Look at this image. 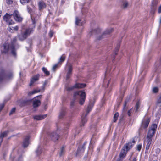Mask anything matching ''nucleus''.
Wrapping results in <instances>:
<instances>
[{
    "label": "nucleus",
    "instance_id": "nucleus-1",
    "mask_svg": "<svg viewBox=\"0 0 161 161\" xmlns=\"http://www.w3.org/2000/svg\"><path fill=\"white\" fill-rule=\"evenodd\" d=\"M86 93L82 91H77L75 92L74 95V98L79 97H80L79 103L80 104L83 105L85 101L86 98Z\"/></svg>",
    "mask_w": 161,
    "mask_h": 161
},
{
    "label": "nucleus",
    "instance_id": "nucleus-2",
    "mask_svg": "<svg viewBox=\"0 0 161 161\" xmlns=\"http://www.w3.org/2000/svg\"><path fill=\"white\" fill-rule=\"evenodd\" d=\"M4 49V52L6 53L9 50H11L12 55L14 56H16V53L14 49V46L13 45L9 44L8 43H5L3 45Z\"/></svg>",
    "mask_w": 161,
    "mask_h": 161
},
{
    "label": "nucleus",
    "instance_id": "nucleus-3",
    "mask_svg": "<svg viewBox=\"0 0 161 161\" xmlns=\"http://www.w3.org/2000/svg\"><path fill=\"white\" fill-rule=\"evenodd\" d=\"M94 105V103H91L88 105L87 109L86 111V113L85 114H83L81 116V123L82 125H84L85 123L87 121V119L86 116L88 114L90 111L91 110L93 106Z\"/></svg>",
    "mask_w": 161,
    "mask_h": 161
},
{
    "label": "nucleus",
    "instance_id": "nucleus-4",
    "mask_svg": "<svg viewBox=\"0 0 161 161\" xmlns=\"http://www.w3.org/2000/svg\"><path fill=\"white\" fill-rule=\"evenodd\" d=\"M31 29H26L25 31L19 36V39L22 41L25 39L27 36L30 34L31 31Z\"/></svg>",
    "mask_w": 161,
    "mask_h": 161
},
{
    "label": "nucleus",
    "instance_id": "nucleus-5",
    "mask_svg": "<svg viewBox=\"0 0 161 161\" xmlns=\"http://www.w3.org/2000/svg\"><path fill=\"white\" fill-rule=\"evenodd\" d=\"M152 136L147 135L146 138L144 141V143H146V150L147 151L149 148L151 144Z\"/></svg>",
    "mask_w": 161,
    "mask_h": 161
},
{
    "label": "nucleus",
    "instance_id": "nucleus-6",
    "mask_svg": "<svg viewBox=\"0 0 161 161\" xmlns=\"http://www.w3.org/2000/svg\"><path fill=\"white\" fill-rule=\"evenodd\" d=\"M157 126L156 124H153L149 128L147 135L153 136L155 132Z\"/></svg>",
    "mask_w": 161,
    "mask_h": 161
},
{
    "label": "nucleus",
    "instance_id": "nucleus-7",
    "mask_svg": "<svg viewBox=\"0 0 161 161\" xmlns=\"http://www.w3.org/2000/svg\"><path fill=\"white\" fill-rule=\"evenodd\" d=\"M150 121V118L148 117L145 116L142 120L141 127L144 128H147L148 126Z\"/></svg>",
    "mask_w": 161,
    "mask_h": 161
},
{
    "label": "nucleus",
    "instance_id": "nucleus-8",
    "mask_svg": "<svg viewBox=\"0 0 161 161\" xmlns=\"http://www.w3.org/2000/svg\"><path fill=\"white\" fill-rule=\"evenodd\" d=\"M14 19L20 22L22 20V18L20 16L19 12L16 10L14 11L12 14Z\"/></svg>",
    "mask_w": 161,
    "mask_h": 161
},
{
    "label": "nucleus",
    "instance_id": "nucleus-9",
    "mask_svg": "<svg viewBox=\"0 0 161 161\" xmlns=\"http://www.w3.org/2000/svg\"><path fill=\"white\" fill-rule=\"evenodd\" d=\"M135 142V141L134 140H133L132 142H130L128 143H125L124 147H123L124 148H125L127 151H128L129 150L130 148H131L132 147V146L134 145Z\"/></svg>",
    "mask_w": 161,
    "mask_h": 161
},
{
    "label": "nucleus",
    "instance_id": "nucleus-10",
    "mask_svg": "<svg viewBox=\"0 0 161 161\" xmlns=\"http://www.w3.org/2000/svg\"><path fill=\"white\" fill-rule=\"evenodd\" d=\"M113 29L106 30L104 32L102 33L101 36H99L97 39L99 40L104 38L106 35H108L111 33L113 31Z\"/></svg>",
    "mask_w": 161,
    "mask_h": 161
},
{
    "label": "nucleus",
    "instance_id": "nucleus-11",
    "mask_svg": "<svg viewBox=\"0 0 161 161\" xmlns=\"http://www.w3.org/2000/svg\"><path fill=\"white\" fill-rule=\"evenodd\" d=\"M13 15L12 14H8L7 13L3 16V19L5 21L8 23L9 25H11L14 23L13 21H10L11 17Z\"/></svg>",
    "mask_w": 161,
    "mask_h": 161
},
{
    "label": "nucleus",
    "instance_id": "nucleus-12",
    "mask_svg": "<svg viewBox=\"0 0 161 161\" xmlns=\"http://www.w3.org/2000/svg\"><path fill=\"white\" fill-rule=\"evenodd\" d=\"M157 4L158 1L157 0H154L152 2L151 6V12L152 13H154L156 10Z\"/></svg>",
    "mask_w": 161,
    "mask_h": 161
},
{
    "label": "nucleus",
    "instance_id": "nucleus-13",
    "mask_svg": "<svg viewBox=\"0 0 161 161\" xmlns=\"http://www.w3.org/2000/svg\"><path fill=\"white\" fill-rule=\"evenodd\" d=\"M86 143L87 142H85L81 147H80L78 148L76 153V156L78 155L80 153H82L84 152L85 149V146L86 144Z\"/></svg>",
    "mask_w": 161,
    "mask_h": 161
},
{
    "label": "nucleus",
    "instance_id": "nucleus-14",
    "mask_svg": "<svg viewBox=\"0 0 161 161\" xmlns=\"http://www.w3.org/2000/svg\"><path fill=\"white\" fill-rule=\"evenodd\" d=\"M50 136L52 140L54 142L57 141L59 137V135L55 132L52 133Z\"/></svg>",
    "mask_w": 161,
    "mask_h": 161
},
{
    "label": "nucleus",
    "instance_id": "nucleus-15",
    "mask_svg": "<svg viewBox=\"0 0 161 161\" xmlns=\"http://www.w3.org/2000/svg\"><path fill=\"white\" fill-rule=\"evenodd\" d=\"M109 72V70L107 69L105 73V79L104 80V84L107 83V87L108 86V85L109 84L110 81V79L108 78L107 76L108 75V73Z\"/></svg>",
    "mask_w": 161,
    "mask_h": 161
},
{
    "label": "nucleus",
    "instance_id": "nucleus-16",
    "mask_svg": "<svg viewBox=\"0 0 161 161\" xmlns=\"http://www.w3.org/2000/svg\"><path fill=\"white\" fill-rule=\"evenodd\" d=\"M41 104V102L39 100L35 98L33 101V105L34 108H36L39 106Z\"/></svg>",
    "mask_w": 161,
    "mask_h": 161
},
{
    "label": "nucleus",
    "instance_id": "nucleus-17",
    "mask_svg": "<svg viewBox=\"0 0 161 161\" xmlns=\"http://www.w3.org/2000/svg\"><path fill=\"white\" fill-rule=\"evenodd\" d=\"M9 131H4L1 133L0 135V146H1V144L3 141V138L6 137Z\"/></svg>",
    "mask_w": 161,
    "mask_h": 161
},
{
    "label": "nucleus",
    "instance_id": "nucleus-18",
    "mask_svg": "<svg viewBox=\"0 0 161 161\" xmlns=\"http://www.w3.org/2000/svg\"><path fill=\"white\" fill-rule=\"evenodd\" d=\"M40 75L38 74L34 76L31 80L30 83V86H31L33 84L35 81H37L39 78Z\"/></svg>",
    "mask_w": 161,
    "mask_h": 161
},
{
    "label": "nucleus",
    "instance_id": "nucleus-19",
    "mask_svg": "<svg viewBox=\"0 0 161 161\" xmlns=\"http://www.w3.org/2000/svg\"><path fill=\"white\" fill-rule=\"evenodd\" d=\"M68 71L67 73L66 78L67 79H69L70 77V75L71 74L72 70V66L70 64L68 65Z\"/></svg>",
    "mask_w": 161,
    "mask_h": 161
},
{
    "label": "nucleus",
    "instance_id": "nucleus-20",
    "mask_svg": "<svg viewBox=\"0 0 161 161\" xmlns=\"http://www.w3.org/2000/svg\"><path fill=\"white\" fill-rule=\"evenodd\" d=\"M27 9L28 12L31 15V18L32 20V23L34 25V27H35V25L36 23V21H35V19L33 18V17L32 16V9L28 6H27Z\"/></svg>",
    "mask_w": 161,
    "mask_h": 161
},
{
    "label": "nucleus",
    "instance_id": "nucleus-21",
    "mask_svg": "<svg viewBox=\"0 0 161 161\" xmlns=\"http://www.w3.org/2000/svg\"><path fill=\"white\" fill-rule=\"evenodd\" d=\"M127 151L125 148L123 147L121 151L119 156L120 158H123L126 155V153Z\"/></svg>",
    "mask_w": 161,
    "mask_h": 161
},
{
    "label": "nucleus",
    "instance_id": "nucleus-22",
    "mask_svg": "<svg viewBox=\"0 0 161 161\" xmlns=\"http://www.w3.org/2000/svg\"><path fill=\"white\" fill-rule=\"evenodd\" d=\"M29 137L28 136H27L25 139V140L24 141L23 146V147L25 148L27 147L29 144Z\"/></svg>",
    "mask_w": 161,
    "mask_h": 161
},
{
    "label": "nucleus",
    "instance_id": "nucleus-23",
    "mask_svg": "<svg viewBox=\"0 0 161 161\" xmlns=\"http://www.w3.org/2000/svg\"><path fill=\"white\" fill-rule=\"evenodd\" d=\"M47 115H36L34 116V118L36 120H41L46 117Z\"/></svg>",
    "mask_w": 161,
    "mask_h": 161
},
{
    "label": "nucleus",
    "instance_id": "nucleus-24",
    "mask_svg": "<svg viewBox=\"0 0 161 161\" xmlns=\"http://www.w3.org/2000/svg\"><path fill=\"white\" fill-rule=\"evenodd\" d=\"M66 113V111L65 108H63L61 109L60 111L59 117L60 119H62L65 115Z\"/></svg>",
    "mask_w": 161,
    "mask_h": 161
},
{
    "label": "nucleus",
    "instance_id": "nucleus-25",
    "mask_svg": "<svg viewBox=\"0 0 161 161\" xmlns=\"http://www.w3.org/2000/svg\"><path fill=\"white\" fill-rule=\"evenodd\" d=\"M130 99V98L129 97L127 98V99L125 100L124 105V107L123 109V111L124 112H125L126 111V110L127 109V107L126 106V105L127 104V103L128 102L129 100Z\"/></svg>",
    "mask_w": 161,
    "mask_h": 161
},
{
    "label": "nucleus",
    "instance_id": "nucleus-26",
    "mask_svg": "<svg viewBox=\"0 0 161 161\" xmlns=\"http://www.w3.org/2000/svg\"><path fill=\"white\" fill-rule=\"evenodd\" d=\"M120 44L119 43L117 45V46L115 48V51L114 52V53L113 55H112V57H113V58L114 59V58L115 57V56L116 55H117V53L119 51V48L120 47Z\"/></svg>",
    "mask_w": 161,
    "mask_h": 161
},
{
    "label": "nucleus",
    "instance_id": "nucleus-27",
    "mask_svg": "<svg viewBox=\"0 0 161 161\" xmlns=\"http://www.w3.org/2000/svg\"><path fill=\"white\" fill-rule=\"evenodd\" d=\"M38 5L40 9L44 8L46 7V4L43 2H39L38 3Z\"/></svg>",
    "mask_w": 161,
    "mask_h": 161
},
{
    "label": "nucleus",
    "instance_id": "nucleus-28",
    "mask_svg": "<svg viewBox=\"0 0 161 161\" xmlns=\"http://www.w3.org/2000/svg\"><path fill=\"white\" fill-rule=\"evenodd\" d=\"M75 88H83L86 86V84L83 83H77L75 84Z\"/></svg>",
    "mask_w": 161,
    "mask_h": 161
},
{
    "label": "nucleus",
    "instance_id": "nucleus-29",
    "mask_svg": "<svg viewBox=\"0 0 161 161\" xmlns=\"http://www.w3.org/2000/svg\"><path fill=\"white\" fill-rule=\"evenodd\" d=\"M101 29L100 28H97V29H94V30H93L92 31V32H91L89 34L91 35V33L93 34H98L99 33H100L101 32Z\"/></svg>",
    "mask_w": 161,
    "mask_h": 161
},
{
    "label": "nucleus",
    "instance_id": "nucleus-30",
    "mask_svg": "<svg viewBox=\"0 0 161 161\" xmlns=\"http://www.w3.org/2000/svg\"><path fill=\"white\" fill-rule=\"evenodd\" d=\"M75 20V24L77 25H82L83 23L81 22V20L78 17H76Z\"/></svg>",
    "mask_w": 161,
    "mask_h": 161
},
{
    "label": "nucleus",
    "instance_id": "nucleus-31",
    "mask_svg": "<svg viewBox=\"0 0 161 161\" xmlns=\"http://www.w3.org/2000/svg\"><path fill=\"white\" fill-rule=\"evenodd\" d=\"M10 159L12 161H23V158L21 156H19L17 158L15 159V157H14L11 158Z\"/></svg>",
    "mask_w": 161,
    "mask_h": 161
},
{
    "label": "nucleus",
    "instance_id": "nucleus-32",
    "mask_svg": "<svg viewBox=\"0 0 161 161\" xmlns=\"http://www.w3.org/2000/svg\"><path fill=\"white\" fill-rule=\"evenodd\" d=\"M40 91V89H36L34 90L33 91L31 92H29L28 93V95H31L35 93H37L39 92Z\"/></svg>",
    "mask_w": 161,
    "mask_h": 161
},
{
    "label": "nucleus",
    "instance_id": "nucleus-33",
    "mask_svg": "<svg viewBox=\"0 0 161 161\" xmlns=\"http://www.w3.org/2000/svg\"><path fill=\"white\" fill-rule=\"evenodd\" d=\"M42 150L41 147L40 146H39L37 149L36 150V153L37 155H40L42 153Z\"/></svg>",
    "mask_w": 161,
    "mask_h": 161
},
{
    "label": "nucleus",
    "instance_id": "nucleus-34",
    "mask_svg": "<svg viewBox=\"0 0 161 161\" xmlns=\"http://www.w3.org/2000/svg\"><path fill=\"white\" fill-rule=\"evenodd\" d=\"M65 56L64 55H62L61 56L59 59L58 64H61L62 62H63L65 60Z\"/></svg>",
    "mask_w": 161,
    "mask_h": 161
},
{
    "label": "nucleus",
    "instance_id": "nucleus-35",
    "mask_svg": "<svg viewBox=\"0 0 161 161\" xmlns=\"http://www.w3.org/2000/svg\"><path fill=\"white\" fill-rule=\"evenodd\" d=\"M42 70L47 75H48L50 74L49 71H47L46 68L43 67L42 68Z\"/></svg>",
    "mask_w": 161,
    "mask_h": 161
},
{
    "label": "nucleus",
    "instance_id": "nucleus-36",
    "mask_svg": "<svg viewBox=\"0 0 161 161\" xmlns=\"http://www.w3.org/2000/svg\"><path fill=\"white\" fill-rule=\"evenodd\" d=\"M64 147H63L61 148V149L60 152L59 153V156L60 157L61 156L64 154Z\"/></svg>",
    "mask_w": 161,
    "mask_h": 161
},
{
    "label": "nucleus",
    "instance_id": "nucleus-37",
    "mask_svg": "<svg viewBox=\"0 0 161 161\" xmlns=\"http://www.w3.org/2000/svg\"><path fill=\"white\" fill-rule=\"evenodd\" d=\"M30 0H20V2L22 4H25L29 2Z\"/></svg>",
    "mask_w": 161,
    "mask_h": 161
},
{
    "label": "nucleus",
    "instance_id": "nucleus-38",
    "mask_svg": "<svg viewBox=\"0 0 161 161\" xmlns=\"http://www.w3.org/2000/svg\"><path fill=\"white\" fill-rule=\"evenodd\" d=\"M128 3L126 1L124 2L123 4V7L124 8H126L128 6Z\"/></svg>",
    "mask_w": 161,
    "mask_h": 161
},
{
    "label": "nucleus",
    "instance_id": "nucleus-39",
    "mask_svg": "<svg viewBox=\"0 0 161 161\" xmlns=\"http://www.w3.org/2000/svg\"><path fill=\"white\" fill-rule=\"evenodd\" d=\"M140 103L139 102H137L136 103V112H137L138 109L140 107Z\"/></svg>",
    "mask_w": 161,
    "mask_h": 161
},
{
    "label": "nucleus",
    "instance_id": "nucleus-40",
    "mask_svg": "<svg viewBox=\"0 0 161 161\" xmlns=\"http://www.w3.org/2000/svg\"><path fill=\"white\" fill-rule=\"evenodd\" d=\"M158 89L157 87H154L153 88V92L154 93L157 92L158 91Z\"/></svg>",
    "mask_w": 161,
    "mask_h": 161
},
{
    "label": "nucleus",
    "instance_id": "nucleus-41",
    "mask_svg": "<svg viewBox=\"0 0 161 161\" xmlns=\"http://www.w3.org/2000/svg\"><path fill=\"white\" fill-rule=\"evenodd\" d=\"M58 63L54 65L52 68V70L55 71L56 69L58 67Z\"/></svg>",
    "mask_w": 161,
    "mask_h": 161
},
{
    "label": "nucleus",
    "instance_id": "nucleus-42",
    "mask_svg": "<svg viewBox=\"0 0 161 161\" xmlns=\"http://www.w3.org/2000/svg\"><path fill=\"white\" fill-rule=\"evenodd\" d=\"M133 112V110L132 108L130 109L129 110L127 113V115L129 116H130L131 115V114Z\"/></svg>",
    "mask_w": 161,
    "mask_h": 161
},
{
    "label": "nucleus",
    "instance_id": "nucleus-43",
    "mask_svg": "<svg viewBox=\"0 0 161 161\" xmlns=\"http://www.w3.org/2000/svg\"><path fill=\"white\" fill-rule=\"evenodd\" d=\"M15 108H13L11 110V111L9 113V115H11L13 114L15 112Z\"/></svg>",
    "mask_w": 161,
    "mask_h": 161
},
{
    "label": "nucleus",
    "instance_id": "nucleus-44",
    "mask_svg": "<svg viewBox=\"0 0 161 161\" xmlns=\"http://www.w3.org/2000/svg\"><path fill=\"white\" fill-rule=\"evenodd\" d=\"M75 88V85L74 86L68 87L67 88V90L68 91H71L72 90Z\"/></svg>",
    "mask_w": 161,
    "mask_h": 161
},
{
    "label": "nucleus",
    "instance_id": "nucleus-45",
    "mask_svg": "<svg viewBox=\"0 0 161 161\" xmlns=\"http://www.w3.org/2000/svg\"><path fill=\"white\" fill-rule=\"evenodd\" d=\"M16 41V38L14 37V38H13V40L11 42V45L12 44L14 46V44L15 42Z\"/></svg>",
    "mask_w": 161,
    "mask_h": 161
},
{
    "label": "nucleus",
    "instance_id": "nucleus-46",
    "mask_svg": "<svg viewBox=\"0 0 161 161\" xmlns=\"http://www.w3.org/2000/svg\"><path fill=\"white\" fill-rule=\"evenodd\" d=\"M48 82V81L47 80H46V81H44V83L43 84V86H42L43 89H44V88L45 87V86H46Z\"/></svg>",
    "mask_w": 161,
    "mask_h": 161
},
{
    "label": "nucleus",
    "instance_id": "nucleus-47",
    "mask_svg": "<svg viewBox=\"0 0 161 161\" xmlns=\"http://www.w3.org/2000/svg\"><path fill=\"white\" fill-rule=\"evenodd\" d=\"M141 148L142 145L140 144L138 145L137 146V149L139 151H140L141 150Z\"/></svg>",
    "mask_w": 161,
    "mask_h": 161
},
{
    "label": "nucleus",
    "instance_id": "nucleus-48",
    "mask_svg": "<svg viewBox=\"0 0 161 161\" xmlns=\"http://www.w3.org/2000/svg\"><path fill=\"white\" fill-rule=\"evenodd\" d=\"M13 76V73L10 72L8 75V78H10Z\"/></svg>",
    "mask_w": 161,
    "mask_h": 161
},
{
    "label": "nucleus",
    "instance_id": "nucleus-49",
    "mask_svg": "<svg viewBox=\"0 0 161 161\" xmlns=\"http://www.w3.org/2000/svg\"><path fill=\"white\" fill-rule=\"evenodd\" d=\"M31 100H26V101H24V103H25V104H28L29 103H30L31 102Z\"/></svg>",
    "mask_w": 161,
    "mask_h": 161
},
{
    "label": "nucleus",
    "instance_id": "nucleus-50",
    "mask_svg": "<svg viewBox=\"0 0 161 161\" xmlns=\"http://www.w3.org/2000/svg\"><path fill=\"white\" fill-rule=\"evenodd\" d=\"M7 3L8 4H11L13 2L12 0H6Z\"/></svg>",
    "mask_w": 161,
    "mask_h": 161
},
{
    "label": "nucleus",
    "instance_id": "nucleus-51",
    "mask_svg": "<svg viewBox=\"0 0 161 161\" xmlns=\"http://www.w3.org/2000/svg\"><path fill=\"white\" fill-rule=\"evenodd\" d=\"M4 107V104H0V112L2 109Z\"/></svg>",
    "mask_w": 161,
    "mask_h": 161
},
{
    "label": "nucleus",
    "instance_id": "nucleus-52",
    "mask_svg": "<svg viewBox=\"0 0 161 161\" xmlns=\"http://www.w3.org/2000/svg\"><path fill=\"white\" fill-rule=\"evenodd\" d=\"M119 113H116L114 115V118H117L119 116Z\"/></svg>",
    "mask_w": 161,
    "mask_h": 161
},
{
    "label": "nucleus",
    "instance_id": "nucleus-53",
    "mask_svg": "<svg viewBox=\"0 0 161 161\" xmlns=\"http://www.w3.org/2000/svg\"><path fill=\"white\" fill-rule=\"evenodd\" d=\"M49 36L50 37H52L53 35V32L52 31H51L49 33Z\"/></svg>",
    "mask_w": 161,
    "mask_h": 161
},
{
    "label": "nucleus",
    "instance_id": "nucleus-54",
    "mask_svg": "<svg viewBox=\"0 0 161 161\" xmlns=\"http://www.w3.org/2000/svg\"><path fill=\"white\" fill-rule=\"evenodd\" d=\"M161 12V5L160 6V7H159L158 8V13H160Z\"/></svg>",
    "mask_w": 161,
    "mask_h": 161
},
{
    "label": "nucleus",
    "instance_id": "nucleus-55",
    "mask_svg": "<svg viewBox=\"0 0 161 161\" xmlns=\"http://www.w3.org/2000/svg\"><path fill=\"white\" fill-rule=\"evenodd\" d=\"M13 28L15 30L17 31L19 27L18 26H16L14 27H13Z\"/></svg>",
    "mask_w": 161,
    "mask_h": 161
},
{
    "label": "nucleus",
    "instance_id": "nucleus-56",
    "mask_svg": "<svg viewBox=\"0 0 161 161\" xmlns=\"http://www.w3.org/2000/svg\"><path fill=\"white\" fill-rule=\"evenodd\" d=\"M74 101H71V103H70V106H73V105H74Z\"/></svg>",
    "mask_w": 161,
    "mask_h": 161
},
{
    "label": "nucleus",
    "instance_id": "nucleus-57",
    "mask_svg": "<svg viewBox=\"0 0 161 161\" xmlns=\"http://www.w3.org/2000/svg\"><path fill=\"white\" fill-rule=\"evenodd\" d=\"M160 149L159 148H157L156 149V151L157 153H158L160 152Z\"/></svg>",
    "mask_w": 161,
    "mask_h": 161
},
{
    "label": "nucleus",
    "instance_id": "nucleus-58",
    "mask_svg": "<svg viewBox=\"0 0 161 161\" xmlns=\"http://www.w3.org/2000/svg\"><path fill=\"white\" fill-rule=\"evenodd\" d=\"M117 119V118H114V122H116V121Z\"/></svg>",
    "mask_w": 161,
    "mask_h": 161
},
{
    "label": "nucleus",
    "instance_id": "nucleus-59",
    "mask_svg": "<svg viewBox=\"0 0 161 161\" xmlns=\"http://www.w3.org/2000/svg\"><path fill=\"white\" fill-rule=\"evenodd\" d=\"M116 161H122V159L120 158L119 159H118Z\"/></svg>",
    "mask_w": 161,
    "mask_h": 161
},
{
    "label": "nucleus",
    "instance_id": "nucleus-60",
    "mask_svg": "<svg viewBox=\"0 0 161 161\" xmlns=\"http://www.w3.org/2000/svg\"><path fill=\"white\" fill-rule=\"evenodd\" d=\"M159 23H160V24H161V17H160V18Z\"/></svg>",
    "mask_w": 161,
    "mask_h": 161
},
{
    "label": "nucleus",
    "instance_id": "nucleus-61",
    "mask_svg": "<svg viewBox=\"0 0 161 161\" xmlns=\"http://www.w3.org/2000/svg\"><path fill=\"white\" fill-rule=\"evenodd\" d=\"M132 161H136V158H134L133 160Z\"/></svg>",
    "mask_w": 161,
    "mask_h": 161
},
{
    "label": "nucleus",
    "instance_id": "nucleus-62",
    "mask_svg": "<svg viewBox=\"0 0 161 161\" xmlns=\"http://www.w3.org/2000/svg\"><path fill=\"white\" fill-rule=\"evenodd\" d=\"M38 97H39L40 98H41V97H42V95H40L39 96H38Z\"/></svg>",
    "mask_w": 161,
    "mask_h": 161
},
{
    "label": "nucleus",
    "instance_id": "nucleus-63",
    "mask_svg": "<svg viewBox=\"0 0 161 161\" xmlns=\"http://www.w3.org/2000/svg\"><path fill=\"white\" fill-rule=\"evenodd\" d=\"M9 28L10 29H8V30H9L10 31V29H11V28L10 27Z\"/></svg>",
    "mask_w": 161,
    "mask_h": 161
},
{
    "label": "nucleus",
    "instance_id": "nucleus-64",
    "mask_svg": "<svg viewBox=\"0 0 161 161\" xmlns=\"http://www.w3.org/2000/svg\"><path fill=\"white\" fill-rule=\"evenodd\" d=\"M19 74H20V75H21V72H20V73H19Z\"/></svg>",
    "mask_w": 161,
    "mask_h": 161
}]
</instances>
